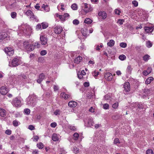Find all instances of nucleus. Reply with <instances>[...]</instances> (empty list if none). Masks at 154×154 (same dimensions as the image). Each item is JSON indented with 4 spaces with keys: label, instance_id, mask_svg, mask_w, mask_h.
<instances>
[{
    "label": "nucleus",
    "instance_id": "1",
    "mask_svg": "<svg viewBox=\"0 0 154 154\" xmlns=\"http://www.w3.org/2000/svg\"><path fill=\"white\" fill-rule=\"evenodd\" d=\"M23 45L26 50L28 51H32L36 48H40L41 45L38 42H35L34 45L29 44V42H25L23 43Z\"/></svg>",
    "mask_w": 154,
    "mask_h": 154
},
{
    "label": "nucleus",
    "instance_id": "2",
    "mask_svg": "<svg viewBox=\"0 0 154 154\" xmlns=\"http://www.w3.org/2000/svg\"><path fill=\"white\" fill-rule=\"evenodd\" d=\"M5 52L8 55L10 56L13 55L14 53V49L13 47H7L5 49Z\"/></svg>",
    "mask_w": 154,
    "mask_h": 154
},
{
    "label": "nucleus",
    "instance_id": "3",
    "mask_svg": "<svg viewBox=\"0 0 154 154\" xmlns=\"http://www.w3.org/2000/svg\"><path fill=\"white\" fill-rule=\"evenodd\" d=\"M12 104L14 106L16 107H19L21 106V101L17 97L13 100L12 102Z\"/></svg>",
    "mask_w": 154,
    "mask_h": 154
},
{
    "label": "nucleus",
    "instance_id": "4",
    "mask_svg": "<svg viewBox=\"0 0 154 154\" xmlns=\"http://www.w3.org/2000/svg\"><path fill=\"white\" fill-rule=\"evenodd\" d=\"M20 60L18 58H14L12 61L11 65H9L10 66L16 67L20 64Z\"/></svg>",
    "mask_w": 154,
    "mask_h": 154
},
{
    "label": "nucleus",
    "instance_id": "5",
    "mask_svg": "<svg viewBox=\"0 0 154 154\" xmlns=\"http://www.w3.org/2000/svg\"><path fill=\"white\" fill-rule=\"evenodd\" d=\"M9 91V89L5 86H2L0 88V93L3 95H5Z\"/></svg>",
    "mask_w": 154,
    "mask_h": 154
},
{
    "label": "nucleus",
    "instance_id": "6",
    "mask_svg": "<svg viewBox=\"0 0 154 154\" xmlns=\"http://www.w3.org/2000/svg\"><path fill=\"white\" fill-rule=\"evenodd\" d=\"M40 39L42 45H45L47 43L48 39L46 36H45V35H41Z\"/></svg>",
    "mask_w": 154,
    "mask_h": 154
},
{
    "label": "nucleus",
    "instance_id": "7",
    "mask_svg": "<svg viewBox=\"0 0 154 154\" xmlns=\"http://www.w3.org/2000/svg\"><path fill=\"white\" fill-rule=\"evenodd\" d=\"M54 31L56 34H59L63 31V28L61 26H57L54 28Z\"/></svg>",
    "mask_w": 154,
    "mask_h": 154
},
{
    "label": "nucleus",
    "instance_id": "8",
    "mask_svg": "<svg viewBox=\"0 0 154 154\" xmlns=\"http://www.w3.org/2000/svg\"><path fill=\"white\" fill-rule=\"evenodd\" d=\"M104 77L107 81H110L112 79V75L109 72H106L105 74Z\"/></svg>",
    "mask_w": 154,
    "mask_h": 154
},
{
    "label": "nucleus",
    "instance_id": "9",
    "mask_svg": "<svg viewBox=\"0 0 154 154\" xmlns=\"http://www.w3.org/2000/svg\"><path fill=\"white\" fill-rule=\"evenodd\" d=\"M34 101L32 97L31 96H29L27 98V104L29 105H33V104Z\"/></svg>",
    "mask_w": 154,
    "mask_h": 154
},
{
    "label": "nucleus",
    "instance_id": "10",
    "mask_svg": "<svg viewBox=\"0 0 154 154\" xmlns=\"http://www.w3.org/2000/svg\"><path fill=\"white\" fill-rule=\"evenodd\" d=\"M144 29L147 33L152 32L154 28L152 26H145Z\"/></svg>",
    "mask_w": 154,
    "mask_h": 154
},
{
    "label": "nucleus",
    "instance_id": "11",
    "mask_svg": "<svg viewBox=\"0 0 154 154\" xmlns=\"http://www.w3.org/2000/svg\"><path fill=\"white\" fill-rule=\"evenodd\" d=\"M45 77V75L43 73H41L39 75L38 79L37 80V82L40 84Z\"/></svg>",
    "mask_w": 154,
    "mask_h": 154
},
{
    "label": "nucleus",
    "instance_id": "12",
    "mask_svg": "<svg viewBox=\"0 0 154 154\" xmlns=\"http://www.w3.org/2000/svg\"><path fill=\"white\" fill-rule=\"evenodd\" d=\"M125 90L126 92H129L130 91V85L129 82H127L125 83L123 87Z\"/></svg>",
    "mask_w": 154,
    "mask_h": 154
},
{
    "label": "nucleus",
    "instance_id": "13",
    "mask_svg": "<svg viewBox=\"0 0 154 154\" xmlns=\"http://www.w3.org/2000/svg\"><path fill=\"white\" fill-rule=\"evenodd\" d=\"M69 106L70 107L74 108L77 105V103L74 101H69L68 104Z\"/></svg>",
    "mask_w": 154,
    "mask_h": 154
},
{
    "label": "nucleus",
    "instance_id": "14",
    "mask_svg": "<svg viewBox=\"0 0 154 154\" xmlns=\"http://www.w3.org/2000/svg\"><path fill=\"white\" fill-rule=\"evenodd\" d=\"M99 16L101 17L103 19H105L106 17V14L104 11H101L98 13Z\"/></svg>",
    "mask_w": 154,
    "mask_h": 154
},
{
    "label": "nucleus",
    "instance_id": "15",
    "mask_svg": "<svg viewBox=\"0 0 154 154\" xmlns=\"http://www.w3.org/2000/svg\"><path fill=\"white\" fill-rule=\"evenodd\" d=\"M87 126L88 127H91L93 126L94 123L92 118H89L88 120Z\"/></svg>",
    "mask_w": 154,
    "mask_h": 154
},
{
    "label": "nucleus",
    "instance_id": "16",
    "mask_svg": "<svg viewBox=\"0 0 154 154\" xmlns=\"http://www.w3.org/2000/svg\"><path fill=\"white\" fill-rule=\"evenodd\" d=\"M8 34L6 33L3 32L0 33V42H1L4 39L7 37Z\"/></svg>",
    "mask_w": 154,
    "mask_h": 154
},
{
    "label": "nucleus",
    "instance_id": "17",
    "mask_svg": "<svg viewBox=\"0 0 154 154\" xmlns=\"http://www.w3.org/2000/svg\"><path fill=\"white\" fill-rule=\"evenodd\" d=\"M82 59V57L79 56L78 57L75 58L74 60V62L75 63L77 64L79 63Z\"/></svg>",
    "mask_w": 154,
    "mask_h": 154
},
{
    "label": "nucleus",
    "instance_id": "18",
    "mask_svg": "<svg viewBox=\"0 0 154 154\" xmlns=\"http://www.w3.org/2000/svg\"><path fill=\"white\" fill-rule=\"evenodd\" d=\"M6 114V111L4 109L0 108V116L2 117H5Z\"/></svg>",
    "mask_w": 154,
    "mask_h": 154
},
{
    "label": "nucleus",
    "instance_id": "19",
    "mask_svg": "<svg viewBox=\"0 0 154 154\" xmlns=\"http://www.w3.org/2000/svg\"><path fill=\"white\" fill-rule=\"evenodd\" d=\"M81 32L83 35L85 37H87L88 35V30L86 29H82L81 30Z\"/></svg>",
    "mask_w": 154,
    "mask_h": 154
},
{
    "label": "nucleus",
    "instance_id": "20",
    "mask_svg": "<svg viewBox=\"0 0 154 154\" xmlns=\"http://www.w3.org/2000/svg\"><path fill=\"white\" fill-rule=\"evenodd\" d=\"M150 90L147 89H145L143 91V95L146 96L149 95L150 94Z\"/></svg>",
    "mask_w": 154,
    "mask_h": 154
},
{
    "label": "nucleus",
    "instance_id": "21",
    "mask_svg": "<svg viewBox=\"0 0 154 154\" xmlns=\"http://www.w3.org/2000/svg\"><path fill=\"white\" fill-rule=\"evenodd\" d=\"M60 95V96L61 97H62L64 98L65 99H66L69 97V95L66 94L64 92L61 93Z\"/></svg>",
    "mask_w": 154,
    "mask_h": 154
},
{
    "label": "nucleus",
    "instance_id": "22",
    "mask_svg": "<svg viewBox=\"0 0 154 154\" xmlns=\"http://www.w3.org/2000/svg\"><path fill=\"white\" fill-rule=\"evenodd\" d=\"M153 80V78L152 77H150L146 79L145 81V83L146 84H149Z\"/></svg>",
    "mask_w": 154,
    "mask_h": 154
},
{
    "label": "nucleus",
    "instance_id": "23",
    "mask_svg": "<svg viewBox=\"0 0 154 154\" xmlns=\"http://www.w3.org/2000/svg\"><path fill=\"white\" fill-rule=\"evenodd\" d=\"M52 139L53 141H56L58 140L59 138L56 134H54L52 136Z\"/></svg>",
    "mask_w": 154,
    "mask_h": 154
},
{
    "label": "nucleus",
    "instance_id": "24",
    "mask_svg": "<svg viewBox=\"0 0 154 154\" xmlns=\"http://www.w3.org/2000/svg\"><path fill=\"white\" fill-rule=\"evenodd\" d=\"M42 7L47 12H48L50 10L49 7L47 5H45L43 4L42 5Z\"/></svg>",
    "mask_w": 154,
    "mask_h": 154
},
{
    "label": "nucleus",
    "instance_id": "25",
    "mask_svg": "<svg viewBox=\"0 0 154 154\" xmlns=\"http://www.w3.org/2000/svg\"><path fill=\"white\" fill-rule=\"evenodd\" d=\"M115 43L114 41L113 40H111L109 42L107 43V45L110 47H112L114 45Z\"/></svg>",
    "mask_w": 154,
    "mask_h": 154
},
{
    "label": "nucleus",
    "instance_id": "26",
    "mask_svg": "<svg viewBox=\"0 0 154 154\" xmlns=\"http://www.w3.org/2000/svg\"><path fill=\"white\" fill-rule=\"evenodd\" d=\"M72 151L75 154H77L79 152V148H78L76 146H74L73 147Z\"/></svg>",
    "mask_w": 154,
    "mask_h": 154
},
{
    "label": "nucleus",
    "instance_id": "27",
    "mask_svg": "<svg viewBox=\"0 0 154 154\" xmlns=\"http://www.w3.org/2000/svg\"><path fill=\"white\" fill-rule=\"evenodd\" d=\"M150 57L148 54H146L143 57V60L145 61H147L149 59Z\"/></svg>",
    "mask_w": 154,
    "mask_h": 154
},
{
    "label": "nucleus",
    "instance_id": "28",
    "mask_svg": "<svg viewBox=\"0 0 154 154\" xmlns=\"http://www.w3.org/2000/svg\"><path fill=\"white\" fill-rule=\"evenodd\" d=\"M30 18L32 20L37 21V18L36 17H35L34 15V14L32 13L31 15L30 16Z\"/></svg>",
    "mask_w": 154,
    "mask_h": 154
},
{
    "label": "nucleus",
    "instance_id": "29",
    "mask_svg": "<svg viewBox=\"0 0 154 154\" xmlns=\"http://www.w3.org/2000/svg\"><path fill=\"white\" fill-rule=\"evenodd\" d=\"M88 9H85L84 10V11L86 13H88L89 12H90L93 10V8L90 5H89V7H88Z\"/></svg>",
    "mask_w": 154,
    "mask_h": 154
},
{
    "label": "nucleus",
    "instance_id": "30",
    "mask_svg": "<svg viewBox=\"0 0 154 154\" xmlns=\"http://www.w3.org/2000/svg\"><path fill=\"white\" fill-rule=\"evenodd\" d=\"M92 22V20L89 18H86L84 20V23L88 24H90Z\"/></svg>",
    "mask_w": 154,
    "mask_h": 154
},
{
    "label": "nucleus",
    "instance_id": "31",
    "mask_svg": "<svg viewBox=\"0 0 154 154\" xmlns=\"http://www.w3.org/2000/svg\"><path fill=\"white\" fill-rule=\"evenodd\" d=\"M37 146L39 149H42L44 147V145L42 143L37 144Z\"/></svg>",
    "mask_w": 154,
    "mask_h": 154
},
{
    "label": "nucleus",
    "instance_id": "32",
    "mask_svg": "<svg viewBox=\"0 0 154 154\" xmlns=\"http://www.w3.org/2000/svg\"><path fill=\"white\" fill-rule=\"evenodd\" d=\"M119 58L121 60H123L126 58V57L124 55L122 54L119 56Z\"/></svg>",
    "mask_w": 154,
    "mask_h": 154
},
{
    "label": "nucleus",
    "instance_id": "33",
    "mask_svg": "<svg viewBox=\"0 0 154 154\" xmlns=\"http://www.w3.org/2000/svg\"><path fill=\"white\" fill-rule=\"evenodd\" d=\"M99 74V72H96V71H94L92 72V75L95 78L97 77Z\"/></svg>",
    "mask_w": 154,
    "mask_h": 154
},
{
    "label": "nucleus",
    "instance_id": "34",
    "mask_svg": "<svg viewBox=\"0 0 154 154\" xmlns=\"http://www.w3.org/2000/svg\"><path fill=\"white\" fill-rule=\"evenodd\" d=\"M17 13L16 12H13L11 13V16L12 18L14 19L16 18L17 17Z\"/></svg>",
    "mask_w": 154,
    "mask_h": 154
},
{
    "label": "nucleus",
    "instance_id": "35",
    "mask_svg": "<svg viewBox=\"0 0 154 154\" xmlns=\"http://www.w3.org/2000/svg\"><path fill=\"white\" fill-rule=\"evenodd\" d=\"M42 28L43 29L46 28L48 27V24L45 23H42Z\"/></svg>",
    "mask_w": 154,
    "mask_h": 154
},
{
    "label": "nucleus",
    "instance_id": "36",
    "mask_svg": "<svg viewBox=\"0 0 154 154\" xmlns=\"http://www.w3.org/2000/svg\"><path fill=\"white\" fill-rule=\"evenodd\" d=\"M132 70V68L131 67V65H128V66L127 70L128 72H131V71Z\"/></svg>",
    "mask_w": 154,
    "mask_h": 154
},
{
    "label": "nucleus",
    "instance_id": "37",
    "mask_svg": "<svg viewBox=\"0 0 154 154\" xmlns=\"http://www.w3.org/2000/svg\"><path fill=\"white\" fill-rule=\"evenodd\" d=\"M18 76L19 78H21L22 77V78L24 79H27V77L26 75L24 74H22L21 75H18Z\"/></svg>",
    "mask_w": 154,
    "mask_h": 154
},
{
    "label": "nucleus",
    "instance_id": "38",
    "mask_svg": "<svg viewBox=\"0 0 154 154\" xmlns=\"http://www.w3.org/2000/svg\"><path fill=\"white\" fill-rule=\"evenodd\" d=\"M84 5L82 6V8H84L85 9H88V8L89 7V5H88V4L87 3H83L82 5Z\"/></svg>",
    "mask_w": 154,
    "mask_h": 154
},
{
    "label": "nucleus",
    "instance_id": "39",
    "mask_svg": "<svg viewBox=\"0 0 154 154\" xmlns=\"http://www.w3.org/2000/svg\"><path fill=\"white\" fill-rule=\"evenodd\" d=\"M71 8L73 10H76L77 8V6L76 4H74L71 6Z\"/></svg>",
    "mask_w": 154,
    "mask_h": 154
},
{
    "label": "nucleus",
    "instance_id": "40",
    "mask_svg": "<svg viewBox=\"0 0 154 154\" xmlns=\"http://www.w3.org/2000/svg\"><path fill=\"white\" fill-rule=\"evenodd\" d=\"M32 12L30 10H28L26 12V14L28 16H30L32 13Z\"/></svg>",
    "mask_w": 154,
    "mask_h": 154
},
{
    "label": "nucleus",
    "instance_id": "41",
    "mask_svg": "<svg viewBox=\"0 0 154 154\" xmlns=\"http://www.w3.org/2000/svg\"><path fill=\"white\" fill-rule=\"evenodd\" d=\"M120 46L122 48H125L127 46V44L125 43L122 42L120 43Z\"/></svg>",
    "mask_w": 154,
    "mask_h": 154
},
{
    "label": "nucleus",
    "instance_id": "42",
    "mask_svg": "<svg viewBox=\"0 0 154 154\" xmlns=\"http://www.w3.org/2000/svg\"><path fill=\"white\" fill-rule=\"evenodd\" d=\"M73 136L75 138L74 139L75 140H77L79 137V134L77 133H75L73 134Z\"/></svg>",
    "mask_w": 154,
    "mask_h": 154
},
{
    "label": "nucleus",
    "instance_id": "43",
    "mask_svg": "<svg viewBox=\"0 0 154 154\" xmlns=\"http://www.w3.org/2000/svg\"><path fill=\"white\" fill-rule=\"evenodd\" d=\"M146 45L147 47L150 48L152 47V45L150 41H148L146 42Z\"/></svg>",
    "mask_w": 154,
    "mask_h": 154
},
{
    "label": "nucleus",
    "instance_id": "44",
    "mask_svg": "<svg viewBox=\"0 0 154 154\" xmlns=\"http://www.w3.org/2000/svg\"><path fill=\"white\" fill-rule=\"evenodd\" d=\"M115 13L116 14L119 15L120 14L121 11L120 10L116 9L115 10Z\"/></svg>",
    "mask_w": 154,
    "mask_h": 154
},
{
    "label": "nucleus",
    "instance_id": "45",
    "mask_svg": "<svg viewBox=\"0 0 154 154\" xmlns=\"http://www.w3.org/2000/svg\"><path fill=\"white\" fill-rule=\"evenodd\" d=\"M30 110L29 109H24L25 114L27 115H29L30 113Z\"/></svg>",
    "mask_w": 154,
    "mask_h": 154
},
{
    "label": "nucleus",
    "instance_id": "46",
    "mask_svg": "<svg viewBox=\"0 0 154 154\" xmlns=\"http://www.w3.org/2000/svg\"><path fill=\"white\" fill-rule=\"evenodd\" d=\"M146 154H154L153 151L152 149H149L146 151Z\"/></svg>",
    "mask_w": 154,
    "mask_h": 154
},
{
    "label": "nucleus",
    "instance_id": "47",
    "mask_svg": "<svg viewBox=\"0 0 154 154\" xmlns=\"http://www.w3.org/2000/svg\"><path fill=\"white\" fill-rule=\"evenodd\" d=\"M73 23L74 25H77L79 23V21L75 19L73 20Z\"/></svg>",
    "mask_w": 154,
    "mask_h": 154
},
{
    "label": "nucleus",
    "instance_id": "48",
    "mask_svg": "<svg viewBox=\"0 0 154 154\" xmlns=\"http://www.w3.org/2000/svg\"><path fill=\"white\" fill-rule=\"evenodd\" d=\"M47 51L46 50H44L40 52V54L41 55H45L47 54Z\"/></svg>",
    "mask_w": 154,
    "mask_h": 154
},
{
    "label": "nucleus",
    "instance_id": "49",
    "mask_svg": "<svg viewBox=\"0 0 154 154\" xmlns=\"http://www.w3.org/2000/svg\"><path fill=\"white\" fill-rule=\"evenodd\" d=\"M118 106V103L117 102L114 103L112 105V107L114 109H116Z\"/></svg>",
    "mask_w": 154,
    "mask_h": 154
},
{
    "label": "nucleus",
    "instance_id": "50",
    "mask_svg": "<svg viewBox=\"0 0 154 154\" xmlns=\"http://www.w3.org/2000/svg\"><path fill=\"white\" fill-rule=\"evenodd\" d=\"M132 3L135 7H137L138 5V3L136 1L134 0L133 1Z\"/></svg>",
    "mask_w": 154,
    "mask_h": 154
},
{
    "label": "nucleus",
    "instance_id": "51",
    "mask_svg": "<svg viewBox=\"0 0 154 154\" xmlns=\"http://www.w3.org/2000/svg\"><path fill=\"white\" fill-rule=\"evenodd\" d=\"M18 122L16 120L14 121L13 122V124L15 126H17L18 125Z\"/></svg>",
    "mask_w": 154,
    "mask_h": 154
},
{
    "label": "nucleus",
    "instance_id": "52",
    "mask_svg": "<svg viewBox=\"0 0 154 154\" xmlns=\"http://www.w3.org/2000/svg\"><path fill=\"white\" fill-rule=\"evenodd\" d=\"M109 105L107 103H105L103 105V108L105 109H108L109 108Z\"/></svg>",
    "mask_w": 154,
    "mask_h": 154
},
{
    "label": "nucleus",
    "instance_id": "53",
    "mask_svg": "<svg viewBox=\"0 0 154 154\" xmlns=\"http://www.w3.org/2000/svg\"><path fill=\"white\" fill-rule=\"evenodd\" d=\"M41 29V25L40 24H38L36 27V29L37 30H38Z\"/></svg>",
    "mask_w": 154,
    "mask_h": 154
},
{
    "label": "nucleus",
    "instance_id": "54",
    "mask_svg": "<svg viewBox=\"0 0 154 154\" xmlns=\"http://www.w3.org/2000/svg\"><path fill=\"white\" fill-rule=\"evenodd\" d=\"M57 125V123L55 122L52 123L50 125L51 127L55 128Z\"/></svg>",
    "mask_w": 154,
    "mask_h": 154
},
{
    "label": "nucleus",
    "instance_id": "55",
    "mask_svg": "<svg viewBox=\"0 0 154 154\" xmlns=\"http://www.w3.org/2000/svg\"><path fill=\"white\" fill-rule=\"evenodd\" d=\"M124 21L123 19H119L118 20V22L120 25H122L123 23V22Z\"/></svg>",
    "mask_w": 154,
    "mask_h": 154
},
{
    "label": "nucleus",
    "instance_id": "56",
    "mask_svg": "<svg viewBox=\"0 0 154 154\" xmlns=\"http://www.w3.org/2000/svg\"><path fill=\"white\" fill-rule=\"evenodd\" d=\"M5 133L6 134L9 135L11 134V131L10 130L8 129L6 131Z\"/></svg>",
    "mask_w": 154,
    "mask_h": 154
},
{
    "label": "nucleus",
    "instance_id": "57",
    "mask_svg": "<svg viewBox=\"0 0 154 154\" xmlns=\"http://www.w3.org/2000/svg\"><path fill=\"white\" fill-rule=\"evenodd\" d=\"M28 128L31 130H32L35 129V127L32 125H30L29 126Z\"/></svg>",
    "mask_w": 154,
    "mask_h": 154
},
{
    "label": "nucleus",
    "instance_id": "58",
    "mask_svg": "<svg viewBox=\"0 0 154 154\" xmlns=\"http://www.w3.org/2000/svg\"><path fill=\"white\" fill-rule=\"evenodd\" d=\"M114 143H115V144H116L117 143H120L119 139H118L117 138H115L114 139Z\"/></svg>",
    "mask_w": 154,
    "mask_h": 154
},
{
    "label": "nucleus",
    "instance_id": "59",
    "mask_svg": "<svg viewBox=\"0 0 154 154\" xmlns=\"http://www.w3.org/2000/svg\"><path fill=\"white\" fill-rule=\"evenodd\" d=\"M84 85L85 87H88L89 86V83L88 82H85L84 83Z\"/></svg>",
    "mask_w": 154,
    "mask_h": 154
},
{
    "label": "nucleus",
    "instance_id": "60",
    "mask_svg": "<svg viewBox=\"0 0 154 154\" xmlns=\"http://www.w3.org/2000/svg\"><path fill=\"white\" fill-rule=\"evenodd\" d=\"M54 91L58 90L59 89V87L57 85H54Z\"/></svg>",
    "mask_w": 154,
    "mask_h": 154
},
{
    "label": "nucleus",
    "instance_id": "61",
    "mask_svg": "<svg viewBox=\"0 0 154 154\" xmlns=\"http://www.w3.org/2000/svg\"><path fill=\"white\" fill-rule=\"evenodd\" d=\"M60 110H56L54 112V114L55 115H57L60 114Z\"/></svg>",
    "mask_w": 154,
    "mask_h": 154
},
{
    "label": "nucleus",
    "instance_id": "62",
    "mask_svg": "<svg viewBox=\"0 0 154 154\" xmlns=\"http://www.w3.org/2000/svg\"><path fill=\"white\" fill-rule=\"evenodd\" d=\"M15 7H16V4L15 3H14L11 5L10 8L11 9H13V8H14Z\"/></svg>",
    "mask_w": 154,
    "mask_h": 154
},
{
    "label": "nucleus",
    "instance_id": "63",
    "mask_svg": "<svg viewBox=\"0 0 154 154\" xmlns=\"http://www.w3.org/2000/svg\"><path fill=\"white\" fill-rule=\"evenodd\" d=\"M149 74V73H148L147 70H144L143 72V74L145 75H147Z\"/></svg>",
    "mask_w": 154,
    "mask_h": 154
},
{
    "label": "nucleus",
    "instance_id": "64",
    "mask_svg": "<svg viewBox=\"0 0 154 154\" xmlns=\"http://www.w3.org/2000/svg\"><path fill=\"white\" fill-rule=\"evenodd\" d=\"M147 71L148 72V73H150L152 71V69L151 67H148L147 69Z\"/></svg>",
    "mask_w": 154,
    "mask_h": 154
}]
</instances>
